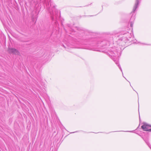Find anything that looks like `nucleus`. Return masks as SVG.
<instances>
[{
  "label": "nucleus",
  "instance_id": "1",
  "mask_svg": "<svg viewBox=\"0 0 151 151\" xmlns=\"http://www.w3.org/2000/svg\"><path fill=\"white\" fill-rule=\"evenodd\" d=\"M46 4L47 8L51 15L52 19L53 20H55L57 17L56 14L58 12L56 11L55 6L51 0H47V3Z\"/></svg>",
  "mask_w": 151,
  "mask_h": 151
},
{
  "label": "nucleus",
  "instance_id": "2",
  "mask_svg": "<svg viewBox=\"0 0 151 151\" xmlns=\"http://www.w3.org/2000/svg\"><path fill=\"white\" fill-rule=\"evenodd\" d=\"M141 1V0H136L132 11L131 13V14L132 15L129 24H130L131 27H132L133 26V22L134 20L136 15L135 12L136 11L138 7L139 4L140 3Z\"/></svg>",
  "mask_w": 151,
  "mask_h": 151
},
{
  "label": "nucleus",
  "instance_id": "3",
  "mask_svg": "<svg viewBox=\"0 0 151 151\" xmlns=\"http://www.w3.org/2000/svg\"><path fill=\"white\" fill-rule=\"evenodd\" d=\"M151 127V126L146 123H144L143 125L141 126L142 128L144 131H151V129H150Z\"/></svg>",
  "mask_w": 151,
  "mask_h": 151
},
{
  "label": "nucleus",
  "instance_id": "4",
  "mask_svg": "<svg viewBox=\"0 0 151 151\" xmlns=\"http://www.w3.org/2000/svg\"><path fill=\"white\" fill-rule=\"evenodd\" d=\"M9 51L10 53L19 55V52L18 50L14 48H9Z\"/></svg>",
  "mask_w": 151,
  "mask_h": 151
},
{
  "label": "nucleus",
  "instance_id": "5",
  "mask_svg": "<svg viewBox=\"0 0 151 151\" xmlns=\"http://www.w3.org/2000/svg\"><path fill=\"white\" fill-rule=\"evenodd\" d=\"M112 59L114 61V62H115V63L116 65H117L118 66V67H119V69L120 70H121V71H122V72L123 73L122 69V68H121V67L120 65L119 64L118 59L115 58H112Z\"/></svg>",
  "mask_w": 151,
  "mask_h": 151
},
{
  "label": "nucleus",
  "instance_id": "6",
  "mask_svg": "<svg viewBox=\"0 0 151 151\" xmlns=\"http://www.w3.org/2000/svg\"><path fill=\"white\" fill-rule=\"evenodd\" d=\"M110 53L111 54V56L115 57L118 55V52L116 51H115L114 52L111 51Z\"/></svg>",
  "mask_w": 151,
  "mask_h": 151
},
{
  "label": "nucleus",
  "instance_id": "7",
  "mask_svg": "<svg viewBox=\"0 0 151 151\" xmlns=\"http://www.w3.org/2000/svg\"><path fill=\"white\" fill-rule=\"evenodd\" d=\"M144 141L145 142L146 144L150 148V149H151V146L150 145V143L149 142L148 139H146Z\"/></svg>",
  "mask_w": 151,
  "mask_h": 151
},
{
  "label": "nucleus",
  "instance_id": "8",
  "mask_svg": "<svg viewBox=\"0 0 151 151\" xmlns=\"http://www.w3.org/2000/svg\"><path fill=\"white\" fill-rule=\"evenodd\" d=\"M127 33L128 34H129V35L130 36H131V35H130V34H129V33H128V32H127Z\"/></svg>",
  "mask_w": 151,
  "mask_h": 151
},
{
  "label": "nucleus",
  "instance_id": "9",
  "mask_svg": "<svg viewBox=\"0 0 151 151\" xmlns=\"http://www.w3.org/2000/svg\"><path fill=\"white\" fill-rule=\"evenodd\" d=\"M132 131H127V132H132Z\"/></svg>",
  "mask_w": 151,
  "mask_h": 151
},
{
  "label": "nucleus",
  "instance_id": "10",
  "mask_svg": "<svg viewBox=\"0 0 151 151\" xmlns=\"http://www.w3.org/2000/svg\"><path fill=\"white\" fill-rule=\"evenodd\" d=\"M46 1V0H45Z\"/></svg>",
  "mask_w": 151,
  "mask_h": 151
}]
</instances>
